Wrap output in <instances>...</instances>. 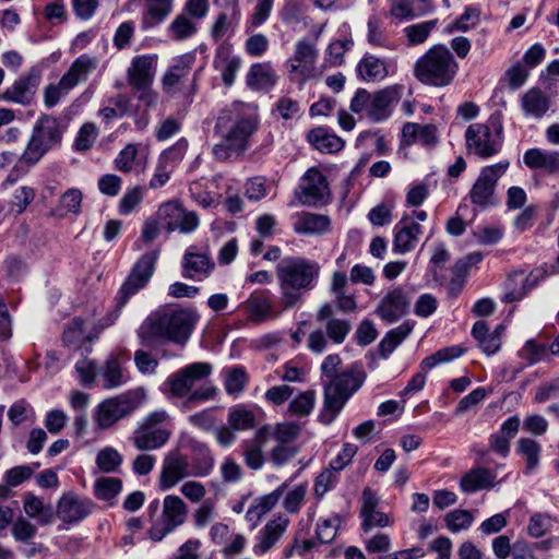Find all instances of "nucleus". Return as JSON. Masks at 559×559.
<instances>
[{
  "mask_svg": "<svg viewBox=\"0 0 559 559\" xmlns=\"http://www.w3.org/2000/svg\"><path fill=\"white\" fill-rule=\"evenodd\" d=\"M260 115L258 106L234 103L217 116L214 132L221 142L212 153L218 160L227 159L231 153L242 154L250 146V138L258 131Z\"/></svg>",
  "mask_w": 559,
  "mask_h": 559,
  "instance_id": "f257e3e1",
  "label": "nucleus"
},
{
  "mask_svg": "<svg viewBox=\"0 0 559 559\" xmlns=\"http://www.w3.org/2000/svg\"><path fill=\"white\" fill-rule=\"evenodd\" d=\"M341 364L342 359L337 354L328 355L321 364L322 376L328 380L323 384V409L319 417L325 425L336 418L366 380V372L356 367L338 373Z\"/></svg>",
  "mask_w": 559,
  "mask_h": 559,
  "instance_id": "f03ea898",
  "label": "nucleus"
},
{
  "mask_svg": "<svg viewBox=\"0 0 559 559\" xmlns=\"http://www.w3.org/2000/svg\"><path fill=\"white\" fill-rule=\"evenodd\" d=\"M198 320V313L189 309L156 311L141 323L136 336L140 345L147 348H156L164 341L186 343Z\"/></svg>",
  "mask_w": 559,
  "mask_h": 559,
  "instance_id": "7ed1b4c3",
  "label": "nucleus"
},
{
  "mask_svg": "<svg viewBox=\"0 0 559 559\" xmlns=\"http://www.w3.org/2000/svg\"><path fill=\"white\" fill-rule=\"evenodd\" d=\"M320 274L318 262L299 257H287L276 266V276L281 289V305L284 309L293 308L302 297L304 292L314 287Z\"/></svg>",
  "mask_w": 559,
  "mask_h": 559,
  "instance_id": "20e7f679",
  "label": "nucleus"
},
{
  "mask_svg": "<svg viewBox=\"0 0 559 559\" xmlns=\"http://www.w3.org/2000/svg\"><path fill=\"white\" fill-rule=\"evenodd\" d=\"M459 64L444 45L431 47L415 63L414 75L423 84L444 87L451 84Z\"/></svg>",
  "mask_w": 559,
  "mask_h": 559,
  "instance_id": "39448f33",
  "label": "nucleus"
},
{
  "mask_svg": "<svg viewBox=\"0 0 559 559\" xmlns=\"http://www.w3.org/2000/svg\"><path fill=\"white\" fill-rule=\"evenodd\" d=\"M171 417L165 409H155L144 416L133 430L130 441L139 451L164 447L171 436Z\"/></svg>",
  "mask_w": 559,
  "mask_h": 559,
  "instance_id": "423d86ee",
  "label": "nucleus"
},
{
  "mask_svg": "<svg viewBox=\"0 0 559 559\" xmlns=\"http://www.w3.org/2000/svg\"><path fill=\"white\" fill-rule=\"evenodd\" d=\"M402 87L399 85L386 86L374 93L365 88H358L350 100V110L354 114L365 116L373 122H380L391 116L393 104L401 98Z\"/></svg>",
  "mask_w": 559,
  "mask_h": 559,
  "instance_id": "0eeeda50",
  "label": "nucleus"
},
{
  "mask_svg": "<svg viewBox=\"0 0 559 559\" xmlns=\"http://www.w3.org/2000/svg\"><path fill=\"white\" fill-rule=\"evenodd\" d=\"M317 321L324 325L323 330H316L309 334L308 348L314 354H322L328 347V340L334 344H342L352 330V324L347 319L334 316L333 307L324 304L320 307L316 317Z\"/></svg>",
  "mask_w": 559,
  "mask_h": 559,
  "instance_id": "6e6552de",
  "label": "nucleus"
},
{
  "mask_svg": "<svg viewBox=\"0 0 559 559\" xmlns=\"http://www.w3.org/2000/svg\"><path fill=\"white\" fill-rule=\"evenodd\" d=\"M142 390L128 391L116 397L103 401L96 407L95 421L102 429L112 427L118 420L132 414L142 403Z\"/></svg>",
  "mask_w": 559,
  "mask_h": 559,
  "instance_id": "1a4fd4ad",
  "label": "nucleus"
},
{
  "mask_svg": "<svg viewBox=\"0 0 559 559\" xmlns=\"http://www.w3.org/2000/svg\"><path fill=\"white\" fill-rule=\"evenodd\" d=\"M318 57L319 51L316 44L307 38L297 40L293 55L285 62L289 80L302 86L306 82L314 79Z\"/></svg>",
  "mask_w": 559,
  "mask_h": 559,
  "instance_id": "9d476101",
  "label": "nucleus"
},
{
  "mask_svg": "<svg viewBox=\"0 0 559 559\" xmlns=\"http://www.w3.org/2000/svg\"><path fill=\"white\" fill-rule=\"evenodd\" d=\"M157 64L156 55L135 56L127 70L128 84L139 92V99L147 106L156 103L157 95L151 90Z\"/></svg>",
  "mask_w": 559,
  "mask_h": 559,
  "instance_id": "9b49d317",
  "label": "nucleus"
},
{
  "mask_svg": "<svg viewBox=\"0 0 559 559\" xmlns=\"http://www.w3.org/2000/svg\"><path fill=\"white\" fill-rule=\"evenodd\" d=\"M509 166V160L503 159L481 168L479 176L468 192V198L475 206L485 210L495 204L496 186Z\"/></svg>",
  "mask_w": 559,
  "mask_h": 559,
  "instance_id": "f8f14e48",
  "label": "nucleus"
},
{
  "mask_svg": "<svg viewBox=\"0 0 559 559\" xmlns=\"http://www.w3.org/2000/svg\"><path fill=\"white\" fill-rule=\"evenodd\" d=\"M188 508L185 501L175 495H168L163 501L162 515L153 522L147 532L151 540L157 543L186 522Z\"/></svg>",
  "mask_w": 559,
  "mask_h": 559,
  "instance_id": "ddd939ff",
  "label": "nucleus"
},
{
  "mask_svg": "<svg viewBox=\"0 0 559 559\" xmlns=\"http://www.w3.org/2000/svg\"><path fill=\"white\" fill-rule=\"evenodd\" d=\"M466 147L469 153L480 158H490L498 154L502 146V126L495 131L484 123L471 124L465 132Z\"/></svg>",
  "mask_w": 559,
  "mask_h": 559,
  "instance_id": "4468645a",
  "label": "nucleus"
},
{
  "mask_svg": "<svg viewBox=\"0 0 559 559\" xmlns=\"http://www.w3.org/2000/svg\"><path fill=\"white\" fill-rule=\"evenodd\" d=\"M298 200L308 206L324 205L331 197L325 176L318 168H309L300 179L296 191Z\"/></svg>",
  "mask_w": 559,
  "mask_h": 559,
  "instance_id": "2eb2a0df",
  "label": "nucleus"
},
{
  "mask_svg": "<svg viewBox=\"0 0 559 559\" xmlns=\"http://www.w3.org/2000/svg\"><path fill=\"white\" fill-rule=\"evenodd\" d=\"M159 255L158 250L145 252L134 264L132 272L119 292V304L123 306L128 299L146 286L152 277Z\"/></svg>",
  "mask_w": 559,
  "mask_h": 559,
  "instance_id": "dca6fc26",
  "label": "nucleus"
},
{
  "mask_svg": "<svg viewBox=\"0 0 559 559\" xmlns=\"http://www.w3.org/2000/svg\"><path fill=\"white\" fill-rule=\"evenodd\" d=\"M159 255L158 250L145 252L134 264L132 272L119 292V304L123 306L128 299L146 286L152 277Z\"/></svg>",
  "mask_w": 559,
  "mask_h": 559,
  "instance_id": "f3484780",
  "label": "nucleus"
},
{
  "mask_svg": "<svg viewBox=\"0 0 559 559\" xmlns=\"http://www.w3.org/2000/svg\"><path fill=\"white\" fill-rule=\"evenodd\" d=\"M158 217L162 218L164 228L168 233H193L200 225L199 216L193 211H188L179 202L168 201L158 207Z\"/></svg>",
  "mask_w": 559,
  "mask_h": 559,
  "instance_id": "a211bd4d",
  "label": "nucleus"
},
{
  "mask_svg": "<svg viewBox=\"0 0 559 559\" xmlns=\"http://www.w3.org/2000/svg\"><path fill=\"white\" fill-rule=\"evenodd\" d=\"M211 372L212 366L209 362H193L168 377L166 384L174 396L183 397Z\"/></svg>",
  "mask_w": 559,
  "mask_h": 559,
  "instance_id": "6ab92c4d",
  "label": "nucleus"
},
{
  "mask_svg": "<svg viewBox=\"0 0 559 559\" xmlns=\"http://www.w3.org/2000/svg\"><path fill=\"white\" fill-rule=\"evenodd\" d=\"M411 296L402 286H391L377 306V316L386 323H394L409 311Z\"/></svg>",
  "mask_w": 559,
  "mask_h": 559,
  "instance_id": "aec40b11",
  "label": "nucleus"
},
{
  "mask_svg": "<svg viewBox=\"0 0 559 559\" xmlns=\"http://www.w3.org/2000/svg\"><path fill=\"white\" fill-rule=\"evenodd\" d=\"M94 502L73 492L62 495L57 503L56 515L63 523L76 524L93 513Z\"/></svg>",
  "mask_w": 559,
  "mask_h": 559,
  "instance_id": "412c9836",
  "label": "nucleus"
},
{
  "mask_svg": "<svg viewBox=\"0 0 559 559\" xmlns=\"http://www.w3.org/2000/svg\"><path fill=\"white\" fill-rule=\"evenodd\" d=\"M392 251L396 254L412 252L423 234V226L404 215L393 227Z\"/></svg>",
  "mask_w": 559,
  "mask_h": 559,
  "instance_id": "4be33fe9",
  "label": "nucleus"
},
{
  "mask_svg": "<svg viewBox=\"0 0 559 559\" xmlns=\"http://www.w3.org/2000/svg\"><path fill=\"white\" fill-rule=\"evenodd\" d=\"M189 476L191 475L188 457L178 452L169 453L163 461L158 487L162 490H169Z\"/></svg>",
  "mask_w": 559,
  "mask_h": 559,
  "instance_id": "5701e85b",
  "label": "nucleus"
},
{
  "mask_svg": "<svg viewBox=\"0 0 559 559\" xmlns=\"http://www.w3.org/2000/svg\"><path fill=\"white\" fill-rule=\"evenodd\" d=\"M39 82L40 72L33 68L27 73L20 76L11 86L5 88L0 97L7 102L27 105L32 102Z\"/></svg>",
  "mask_w": 559,
  "mask_h": 559,
  "instance_id": "b1692460",
  "label": "nucleus"
},
{
  "mask_svg": "<svg viewBox=\"0 0 559 559\" xmlns=\"http://www.w3.org/2000/svg\"><path fill=\"white\" fill-rule=\"evenodd\" d=\"M270 437V426L260 427L251 439L240 444L241 456L246 466L251 471H260L265 463L264 448Z\"/></svg>",
  "mask_w": 559,
  "mask_h": 559,
  "instance_id": "393cba45",
  "label": "nucleus"
},
{
  "mask_svg": "<svg viewBox=\"0 0 559 559\" xmlns=\"http://www.w3.org/2000/svg\"><path fill=\"white\" fill-rule=\"evenodd\" d=\"M207 250L198 251L195 246H190L182 258V276L190 280H203L214 270Z\"/></svg>",
  "mask_w": 559,
  "mask_h": 559,
  "instance_id": "a878e982",
  "label": "nucleus"
},
{
  "mask_svg": "<svg viewBox=\"0 0 559 559\" xmlns=\"http://www.w3.org/2000/svg\"><path fill=\"white\" fill-rule=\"evenodd\" d=\"M379 499L376 493L369 488H365L361 497V528L365 533L370 532L376 527H386L390 525L388 514L377 509Z\"/></svg>",
  "mask_w": 559,
  "mask_h": 559,
  "instance_id": "bb28decb",
  "label": "nucleus"
},
{
  "mask_svg": "<svg viewBox=\"0 0 559 559\" xmlns=\"http://www.w3.org/2000/svg\"><path fill=\"white\" fill-rule=\"evenodd\" d=\"M288 524L289 520L285 515H277L270 520L259 532L253 552L259 556L269 552L283 536Z\"/></svg>",
  "mask_w": 559,
  "mask_h": 559,
  "instance_id": "cd10ccee",
  "label": "nucleus"
},
{
  "mask_svg": "<svg viewBox=\"0 0 559 559\" xmlns=\"http://www.w3.org/2000/svg\"><path fill=\"white\" fill-rule=\"evenodd\" d=\"M245 306L249 318L253 322H264L276 319L286 310L284 306L278 309L271 298L262 295H251L246 300Z\"/></svg>",
  "mask_w": 559,
  "mask_h": 559,
  "instance_id": "c85d7f7f",
  "label": "nucleus"
},
{
  "mask_svg": "<svg viewBox=\"0 0 559 559\" xmlns=\"http://www.w3.org/2000/svg\"><path fill=\"white\" fill-rule=\"evenodd\" d=\"M192 55H183L174 60V63L163 76V87L167 93H174L180 90L185 79L189 75L193 64Z\"/></svg>",
  "mask_w": 559,
  "mask_h": 559,
  "instance_id": "c756f323",
  "label": "nucleus"
},
{
  "mask_svg": "<svg viewBox=\"0 0 559 559\" xmlns=\"http://www.w3.org/2000/svg\"><path fill=\"white\" fill-rule=\"evenodd\" d=\"M285 487L286 485H281L272 492L258 497L253 500L246 513V520L251 524V530H254L261 519L274 509L283 496Z\"/></svg>",
  "mask_w": 559,
  "mask_h": 559,
  "instance_id": "7c9ffc66",
  "label": "nucleus"
},
{
  "mask_svg": "<svg viewBox=\"0 0 559 559\" xmlns=\"http://www.w3.org/2000/svg\"><path fill=\"white\" fill-rule=\"evenodd\" d=\"M98 63L97 57L83 53L71 63L62 78L74 88L88 80L90 75L96 71Z\"/></svg>",
  "mask_w": 559,
  "mask_h": 559,
  "instance_id": "2f4dec72",
  "label": "nucleus"
},
{
  "mask_svg": "<svg viewBox=\"0 0 559 559\" xmlns=\"http://www.w3.org/2000/svg\"><path fill=\"white\" fill-rule=\"evenodd\" d=\"M62 133L63 128L56 117L43 116L36 121L32 134L48 147L53 148L60 144Z\"/></svg>",
  "mask_w": 559,
  "mask_h": 559,
  "instance_id": "473e14b6",
  "label": "nucleus"
},
{
  "mask_svg": "<svg viewBox=\"0 0 559 559\" xmlns=\"http://www.w3.org/2000/svg\"><path fill=\"white\" fill-rule=\"evenodd\" d=\"M524 164L531 169H543L549 174H559V152L543 151L534 147L523 155Z\"/></svg>",
  "mask_w": 559,
  "mask_h": 559,
  "instance_id": "72a5a7b5",
  "label": "nucleus"
},
{
  "mask_svg": "<svg viewBox=\"0 0 559 559\" xmlns=\"http://www.w3.org/2000/svg\"><path fill=\"white\" fill-rule=\"evenodd\" d=\"M520 428V419L518 416L509 417L501 425L499 431L489 437L490 449L506 457L510 451V440L515 437Z\"/></svg>",
  "mask_w": 559,
  "mask_h": 559,
  "instance_id": "f704fd0d",
  "label": "nucleus"
},
{
  "mask_svg": "<svg viewBox=\"0 0 559 559\" xmlns=\"http://www.w3.org/2000/svg\"><path fill=\"white\" fill-rule=\"evenodd\" d=\"M330 226L329 216L309 212L297 214L294 222V230L297 234L322 235L329 231Z\"/></svg>",
  "mask_w": 559,
  "mask_h": 559,
  "instance_id": "c9c22d12",
  "label": "nucleus"
},
{
  "mask_svg": "<svg viewBox=\"0 0 559 559\" xmlns=\"http://www.w3.org/2000/svg\"><path fill=\"white\" fill-rule=\"evenodd\" d=\"M496 474L486 467H475L468 471L460 481V488L465 493L493 487Z\"/></svg>",
  "mask_w": 559,
  "mask_h": 559,
  "instance_id": "e433bc0d",
  "label": "nucleus"
},
{
  "mask_svg": "<svg viewBox=\"0 0 559 559\" xmlns=\"http://www.w3.org/2000/svg\"><path fill=\"white\" fill-rule=\"evenodd\" d=\"M246 80L251 90L269 91L276 83V74L270 62H259L250 67Z\"/></svg>",
  "mask_w": 559,
  "mask_h": 559,
  "instance_id": "4c0bfd02",
  "label": "nucleus"
},
{
  "mask_svg": "<svg viewBox=\"0 0 559 559\" xmlns=\"http://www.w3.org/2000/svg\"><path fill=\"white\" fill-rule=\"evenodd\" d=\"M520 105L526 118L540 119L549 108V98L533 87L521 96Z\"/></svg>",
  "mask_w": 559,
  "mask_h": 559,
  "instance_id": "58836bf2",
  "label": "nucleus"
},
{
  "mask_svg": "<svg viewBox=\"0 0 559 559\" xmlns=\"http://www.w3.org/2000/svg\"><path fill=\"white\" fill-rule=\"evenodd\" d=\"M307 139L309 143L319 152L333 154L340 152L344 147V141L326 128L319 127L308 132Z\"/></svg>",
  "mask_w": 559,
  "mask_h": 559,
  "instance_id": "ea45409f",
  "label": "nucleus"
},
{
  "mask_svg": "<svg viewBox=\"0 0 559 559\" xmlns=\"http://www.w3.org/2000/svg\"><path fill=\"white\" fill-rule=\"evenodd\" d=\"M358 76L365 82H380L388 76V67L384 60L365 55L357 64Z\"/></svg>",
  "mask_w": 559,
  "mask_h": 559,
  "instance_id": "a19ab883",
  "label": "nucleus"
},
{
  "mask_svg": "<svg viewBox=\"0 0 559 559\" xmlns=\"http://www.w3.org/2000/svg\"><path fill=\"white\" fill-rule=\"evenodd\" d=\"M503 290L501 300L507 304L520 301L528 295L523 269L514 270L508 274L503 283Z\"/></svg>",
  "mask_w": 559,
  "mask_h": 559,
  "instance_id": "79ce46f5",
  "label": "nucleus"
},
{
  "mask_svg": "<svg viewBox=\"0 0 559 559\" xmlns=\"http://www.w3.org/2000/svg\"><path fill=\"white\" fill-rule=\"evenodd\" d=\"M23 510L29 518L37 519L40 525H49L53 520L51 506L45 504L40 498L29 491L24 493Z\"/></svg>",
  "mask_w": 559,
  "mask_h": 559,
  "instance_id": "37998d69",
  "label": "nucleus"
},
{
  "mask_svg": "<svg viewBox=\"0 0 559 559\" xmlns=\"http://www.w3.org/2000/svg\"><path fill=\"white\" fill-rule=\"evenodd\" d=\"M415 321L406 320L399 326L390 330L379 344L381 356L386 358L413 332Z\"/></svg>",
  "mask_w": 559,
  "mask_h": 559,
  "instance_id": "c03bdc74",
  "label": "nucleus"
},
{
  "mask_svg": "<svg viewBox=\"0 0 559 559\" xmlns=\"http://www.w3.org/2000/svg\"><path fill=\"white\" fill-rule=\"evenodd\" d=\"M214 67L221 72L224 84L230 86L240 68V59L238 57L230 56L228 49L222 48L217 51L214 60Z\"/></svg>",
  "mask_w": 559,
  "mask_h": 559,
  "instance_id": "a18cd8bd",
  "label": "nucleus"
},
{
  "mask_svg": "<svg viewBox=\"0 0 559 559\" xmlns=\"http://www.w3.org/2000/svg\"><path fill=\"white\" fill-rule=\"evenodd\" d=\"M472 335L478 342L481 350L487 355L497 353L501 347L498 334H491L486 321H476L472 328Z\"/></svg>",
  "mask_w": 559,
  "mask_h": 559,
  "instance_id": "49530a36",
  "label": "nucleus"
},
{
  "mask_svg": "<svg viewBox=\"0 0 559 559\" xmlns=\"http://www.w3.org/2000/svg\"><path fill=\"white\" fill-rule=\"evenodd\" d=\"M173 11V0H148L143 16V26L151 27L162 23Z\"/></svg>",
  "mask_w": 559,
  "mask_h": 559,
  "instance_id": "de8ad7c7",
  "label": "nucleus"
},
{
  "mask_svg": "<svg viewBox=\"0 0 559 559\" xmlns=\"http://www.w3.org/2000/svg\"><path fill=\"white\" fill-rule=\"evenodd\" d=\"M516 452L525 460V474H530L538 466L542 447L537 441L530 438L519 439L516 442Z\"/></svg>",
  "mask_w": 559,
  "mask_h": 559,
  "instance_id": "09e8293b",
  "label": "nucleus"
},
{
  "mask_svg": "<svg viewBox=\"0 0 559 559\" xmlns=\"http://www.w3.org/2000/svg\"><path fill=\"white\" fill-rule=\"evenodd\" d=\"M227 424L236 432L251 430L257 425L255 414L245 406H235L228 412Z\"/></svg>",
  "mask_w": 559,
  "mask_h": 559,
  "instance_id": "8fccbe9b",
  "label": "nucleus"
},
{
  "mask_svg": "<svg viewBox=\"0 0 559 559\" xmlns=\"http://www.w3.org/2000/svg\"><path fill=\"white\" fill-rule=\"evenodd\" d=\"M103 386L105 389H115L127 382L124 370L117 358H109L100 370Z\"/></svg>",
  "mask_w": 559,
  "mask_h": 559,
  "instance_id": "3c124183",
  "label": "nucleus"
},
{
  "mask_svg": "<svg viewBox=\"0 0 559 559\" xmlns=\"http://www.w3.org/2000/svg\"><path fill=\"white\" fill-rule=\"evenodd\" d=\"M464 349L461 346H451V347H444L436 352L435 354L426 357L420 362V370L423 372H427L431 370L432 368L437 367L440 364L449 362L461 355H463Z\"/></svg>",
  "mask_w": 559,
  "mask_h": 559,
  "instance_id": "603ef678",
  "label": "nucleus"
},
{
  "mask_svg": "<svg viewBox=\"0 0 559 559\" xmlns=\"http://www.w3.org/2000/svg\"><path fill=\"white\" fill-rule=\"evenodd\" d=\"M316 405V392L312 390L304 391L296 395L288 404L289 415L304 417L311 414Z\"/></svg>",
  "mask_w": 559,
  "mask_h": 559,
  "instance_id": "864d4df0",
  "label": "nucleus"
},
{
  "mask_svg": "<svg viewBox=\"0 0 559 559\" xmlns=\"http://www.w3.org/2000/svg\"><path fill=\"white\" fill-rule=\"evenodd\" d=\"M300 433V426L293 421L276 424L270 427V436L276 441V444H293Z\"/></svg>",
  "mask_w": 559,
  "mask_h": 559,
  "instance_id": "5fc2aeb1",
  "label": "nucleus"
},
{
  "mask_svg": "<svg viewBox=\"0 0 559 559\" xmlns=\"http://www.w3.org/2000/svg\"><path fill=\"white\" fill-rule=\"evenodd\" d=\"M168 32L174 39L183 40L197 33V24L181 13L169 24Z\"/></svg>",
  "mask_w": 559,
  "mask_h": 559,
  "instance_id": "6e6d98bb",
  "label": "nucleus"
},
{
  "mask_svg": "<svg viewBox=\"0 0 559 559\" xmlns=\"http://www.w3.org/2000/svg\"><path fill=\"white\" fill-rule=\"evenodd\" d=\"M49 150L51 148L32 134L19 162L28 167L34 166Z\"/></svg>",
  "mask_w": 559,
  "mask_h": 559,
  "instance_id": "4d7b16f0",
  "label": "nucleus"
},
{
  "mask_svg": "<svg viewBox=\"0 0 559 559\" xmlns=\"http://www.w3.org/2000/svg\"><path fill=\"white\" fill-rule=\"evenodd\" d=\"M519 355L527 361L528 366H533L539 361L549 360V352L546 345L538 344L534 340L525 342Z\"/></svg>",
  "mask_w": 559,
  "mask_h": 559,
  "instance_id": "13d9d810",
  "label": "nucleus"
},
{
  "mask_svg": "<svg viewBox=\"0 0 559 559\" xmlns=\"http://www.w3.org/2000/svg\"><path fill=\"white\" fill-rule=\"evenodd\" d=\"M36 192L32 187L21 186L14 190L9 203L10 211L14 214H22L34 201Z\"/></svg>",
  "mask_w": 559,
  "mask_h": 559,
  "instance_id": "bf43d9fd",
  "label": "nucleus"
},
{
  "mask_svg": "<svg viewBox=\"0 0 559 559\" xmlns=\"http://www.w3.org/2000/svg\"><path fill=\"white\" fill-rule=\"evenodd\" d=\"M340 473L331 467L324 468L314 479L313 491L318 499H322L324 495L332 490L338 483Z\"/></svg>",
  "mask_w": 559,
  "mask_h": 559,
  "instance_id": "052dcab7",
  "label": "nucleus"
},
{
  "mask_svg": "<svg viewBox=\"0 0 559 559\" xmlns=\"http://www.w3.org/2000/svg\"><path fill=\"white\" fill-rule=\"evenodd\" d=\"M73 87L61 76L57 84H49L44 88V105L52 108L64 98Z\"/></svg>",
  "mask_w": 559,
  "mask_h": 559,
  "instance_id": "680f3d73",
  "label": "nucleus"
},
{
  "mask_svg": "<svg viewBox=\"0 0 559 559\" xmlns=\"http://www.w3.org/2000/svg\"><path fill=\"white\" fill-rule=\"evenodd\" d=\"M122 488V483L115 477H100L94 485L95 496L100 500H110L115 498Z\"/></svg>",
  "mask_w": 559,
  "mask_h": 559,
  "instance_id": "e2e57ef3",
  "label": "nucleus"
},
{
  "mask_svg": "<svg viewBox=\"0 0 559 559\" xmlns=\"http://www.w3.org/2000/svg\"><path fill=\"white\" fill-rule=\"evenodd\" d=\"M437 20H429L405 27L404 32L411 45L423 44L436 28Z\"/></svg>",
  "mask_w": 559,
  "mask_h": 559,
  "instance_id": "0e129e2a",
  "label": "nucleus"
},
{
  "mask_svg": "<svg viewBox=\"0 0 559 559\" xmlns=\"http://www.w3.org/2000/svg\"><path fill=\"white\" fill-rule=\"evenodd\" d=\"M122 461V455L111 447L100 450L96 456V465L104 473L115 472Z\"/></svg>",
  "mask_w": 559,
  "mask_h": 559,
  "instance_id": "69168bd1",
  "label": "nucleus"
},
{
  "mask_svg": "<svg viewBox=\"0 0 559 559\" xmlns=\"http://www.w3.org/2000/svg\"><path fill=\"white\" fill-rule=\"evenodd\" d=\"M342 522V518L340 514H333L328 519L320 520L317 525V537L323 543H331L335 536L337 528Z\"/></svg>",
  "mask_w": 559,
  "mask_h": 559,
  "instance_id": "338daca9",
  "label": "nucleus"
},
{
  "mask_svg": "<svg viewBox=\"0 0 559 559\" xmlns=\"http://www.w3.org/2000/svg\"><path fill=\"white\" fill-rule=\"evenodd\" d=\"M135 35V23L133 21L122 22L116 29L112 44L118 50H124L131 47Z\"/></svg>",
  "mask_w": 559,
  "mask_h": 559,
  "instance_id": "774afa93",
  "label": "nucleus"
}]
</instances>
